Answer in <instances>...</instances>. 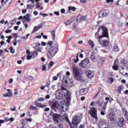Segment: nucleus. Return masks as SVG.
<instances>
[{"label":"nucleus","instance_id":"obj_1","mask_svg":"<svg viewBox=\"0 0 128 128\" xmlns=\"http://www.w3.org/2000/svg\"><path fill=\"white\" fill-rule=\"evenodd\" d=\"M101 28H102V34L99 36V38H102V39L103 37L108 38V29L104 25L99 26L98 31V34Z\"/></svg>","mask_w":128,"mask_h":128},{"label":"nucleus","instance_id":"obj_2","mask_svg":"<svg viewBox=\"0 0 128 128\" xmlns=\"http://www.w3.org/2000/svg\"><path fill=\"white\" fill-rule=\"evenodd\" d=\"M58 50V48H54L53 46L50 47L47 51L48 52L47 53V55L48 58L50 59L57 52Z\"/></svg>","mask_w":128,"mask_h":128},{"label":"nucleus","instance_id":"obj_3","mask_svg":"<svg viewBox=\"0 0 128 128\" xmlns=\"http://www.w3.org/2000/svg\"><path fill=\"white\" fill-rule=\"evenodd\" d=\"M90 114L92 118L96 120H98L97 112L96 108L94 107L90 108Z\"/></svg>","mask_w":128,"mask_h":128},{"label":"nucleus","instance_id":"obj_4","mask_svg":"<svg viewBox=\"0 0 128 128\" xmlns=\"http://www.w3.org/2000/svg\"><path fill=\"white\" fill-rule=\"evenodd\" d=\"M73 72L75 78L77 80L81 79L80 74L77 68L75 67L73 68Z\"/></svg>","mask_w":128,"mask_h":128},{"label":"nucleus","instance_id":"obj_5","mask_svg":"<svg viewBox=\"0 0 128 128\" xmlns=\"http://www.w3.org/2000/svg\"><path fill=\"white\" fill-rule=\"evenodd\" d=\"M89 62L88 60V58H86L82 60V62L79 64V65L82 67L86 68L87 65Z\"/></svg>","mask_w":128,"mask_h":128},{"label":"nucleus","instance_id":"obj_6","mask_svg":"<svg viewBox=\"0 0 128 128\" xmlns=\"http://www.w3.org/2000/svg\"><path fill=\"white\" fill-rule=\"evenodd\" d=\"M64 96L66 97L65 100L66 102L68 103H70L71 100L70 92L66 90V93L64 94Z\"/></svg>","mask_w":128,"mask_h":128},{"label":"nucleus","instance_id":"obj_7","mask_svg":"<svg viewBox=\"0 0 128 128\" xmlns=\"http://www.w3.org/2000/svg\"><path fill=\"white\" fill-rule=\"evenodd\" d=\"M51 108L56 110V109L58 108L59 104L56 102H52L51 103Z\"/></svg>","mask_w":128,"mask_h":128},{"label":"nucleus","instance_id":"obj_8","mask_svg":"<svg viewBox=\"0 0 128 128\" xmlns=\"http://www.w3.org/2000/svg\"><path fill=\"white\" fill-rule=\"evenodd\" d=\"M81 121L80 120V118L79 116L77 115H75L74 117L73 118L72 122H73V123H76L78 124Z\"/></svg>","mask_w":128,"mask_h":128},{"label":"nucleus","instance_id":"obj_9","mask_svg":"<svg viewBox=\"0 0 128 128\" xmlns=\"http://www.w3.org/2000/svg\"><path fill=\"white\" fill-rule=\"evenodd\" d=\"M108 14L107 10H103L99 13V16L100 18L104 17L107 16Z\"/></svg>","mask_w":128,"mask_h":128},{"label":"nucleus","instance_id":"obj_10","mask_svg":"<svg viewBox=\"0 0 128 128\" xmlns=\"http://www.w3.org/2000/svg\"><path fill=\"white\" fill-rule=\"evenodd\" d=\"M108 127V124L106 122L105 120L100 121L98 123V126L99 128H102V126Z\"/></svg>","mask_w":128,"mask_h":128},{"label":"nucleus","instance_id":"obj_11","mask_svg":"<svg viewBox=\"0 0 128 128\" xmlns=\"http://www.w3.org/2000/svg\"><path fill=\"white\" fill-rule=\"evenodd\" d=\"M108 116L111 121L114 122L116 121V118L115 114L114 113L110 112Z\"/></svg>","mask_w":128,"mask_h":128},{"label":"nucleus","instance_id":"obj_12","mask_svg":"<svg viewBox=\"0 0 128 128\" xmlns=\"http://www.w3.org/2000/svg\"><path fill=\"white\" fill-rule=\"evenodd\" d=\"M52 116L54 120L56 121L57 123H58L59 120L60 119V115L56 114H54Z\"/></svg>","mask_w":128,"mask_h":128},{"label":"nucleus","instance_id":"obj_13","mask_svg":"<svg viewBox=\"0 0 128 128\" xmlns=\"http://www.w3.org/2000/svg\"><path fill=\"white\" fill-rule=\"evenodd\" d=\"M125 120L123 118H120L118 121L117 124L118 126L120 127H122L123 126Z\"/></svg>","mask_w":128,"mask_h":128},{"label":"nucleus","instance_id":"obj_14","mask_svg":"<svg viewBox=\"0 0 128 128\" xmlns=\"http://www.w3.org/2000/svg\"><path fill=\"white\" fill-rule=\"evenodd\" d=\"M88 77L90 78H92L94 76L93 72L91 71H88L85 72Z\"/></svg>","mask_w":128,"mask_h":128},{"label":"nucleus","instance_id":"obj_15","mask_svg":"<svg viewBox=\"0 0 128 128\" xmlns=\"http://www.w3.org/2000/svg\"><path fill=\"white\" fill-rule=\"evenodd\" d=\"M88 91V89L87 88H82L80 90L79 93L82 95H84L87 93Z\"/></svg>","mask_w":128,"mask_h":128},{"label":"nucleus","instance_id":"obj_16","mask_svg":"<svg viewBox=\"0 0 128 128\" xmlns=\"http://www.w3.org/2000/svg\"><path fill=\"white\" fill-rule=\"evenodd\" d=\"M118 61L116 60L114 61L113 66L112 67V68L114 70H118Z\"/></svg>","mask_w":128,"mask_h":128},{"label":"nucleus","instance_id":"obj_17","mask_svg":"<svg viewBox=\"0 0 128 128\" xmlns=\"http://www.w3.org/2000/svg\"><path fill=\"white\" fill-rule=\"evenodd\" d=\"M101 43H99L101 45H102L104 46H108L109 44V42L108 41L106 40H104L103 41H102V39H100Z\"/></svg>","mask_w":128,"mask_h":128},{"label":"nucleus","instance_id":"obj_18","mask_svg":"<svg viewBox=\"0 0 128 128\" xmlns=\"http://www.w3.org/2000/svg\"><path fill=\"white\" fill-rule=\"evenodd\" d=\"M30 14H26L25 16H24V19L26 20L27 21H30L31 20L30 18Z\"/></svg>","mask_w":128,"mask_h":128},{"label":"nucleus","instance_id":"obj_19","mask_svg":"<svg viewBox=\"0 0 128 128\" xmlns=\"http://www.w3.org/2000/svg\"><path fill=\"white\" fill-rule=\"evenodd\" d=\"M112 50L116 52L119 51V49L117 44H114Z\"/></svg>","mask_w":128,"mask_h":128},{"label":"nucleus","instance_id":"obj_20","mask_svg":"<svg viewBox=\"0 0 128 128\" xmlns=\"http://www.w3.org/2000/svg\"><path fill=\"white\" fill-rule=\"evenodd\" d=\"M72 124L70 123V126L71 128H76L77 127L78 125V124L76 123H73V122H72Z\"/></svg>","mask_w":128,"mask_h":128},{"label":"nucleus","instance_id":"obj_21","mask_svg":"<svg viewBox=\"0 0 128 128\" xmlns=\"http://www.w3.org/2000/svg\"><path fill=\"white\" fill-rule=\"evenodd\" d=\"M105 59L104 58H102L100 59L98 63L101 64H103L105 61Z\"/></svg>","mask_w":128,"mask_h":128},{"label":"nucleus","instance_id":"obj_22","mask_svg":"<svg viewBox=\"0 0 128 128\" xmlns=\"http://www.w3.org/2000/svg\"><path fill=\"white\" fill-rule=\"evenodd\" d=\"M42 26V25H40L39 26H38V27L35 26L34 27L33 30L32 32H35L37 30H38V29L40 28H41Z\"/></svg>","mask_w":128,"mask_h":128},{"label":"nucleus","instance_id":"obj_23","mask_svg":"<svg viewBox=\"0 0 128 128\" xmlns=\"http://www.w3.org/2000/svg\"><path fill=\"white\" fill-rule=\"evenodd\" d=\"M114 81V79L112 78H110L108 79L107 82L110 83L112 84Z\"/></svg>","mask_w":128,"mask_h":128},{"label":"nucleus","instance_id":"obj_24","mask_svg":"<svg viewBox=\"0 0 128 128\" xmlns=\"http://www.w3.org/2000/svg\"><path fill=\"white\" fill-rule=\"evenodd\" d=\"M123 88L124 87L122 86L118 87L117 90V92L118 93H120L121 90H123Z\"/></svg>","mask_w":128,"mask_h":128},{"label":"nucleus","instance_id":"obj_25","mask_svg":"<svg viewBox=\"0 0 128 128\" xmlns=\"http://www.w3.org/2000/svg\"><path fill=\"white\" fill-rule=\"evenodd\" d=\"M94 54L93 53L90 56V58L92 61L94 62L95 61L96 57L95 56Z\"/></svg>","mask_w":128,"mask_h":128},{"label":"nucleus","instance_id":"obj_26","mask_svg":"<svg viewBox=\"0 0 128 128\" xmlns=\"http://www.w3.org/2000/svg\"><path fill=\"white\" fill-rule=\"evenodd\" d=\"M55 30H53L50 32V33L52 35V39L53 40H54L55 38Z\"/></svg>","mask_w":128,"mask_h":128},{"label":"nucleus","instance_id":"obj_27","mask_svg":"<svg viewBox=\"0 0 128 128\" xmlns=\"http://www.w3.org/2000/svg\"><path fill=\"white\" fill-rule=\"evenodd\" d=\"M21 123L23 126H25L27 124L26 119H24L22 121Z\"/></svg>","mask_w":128,"mask_h":128},{"label":"nucleus","instance_id":"obj_28","mask_svg":"<svg viewBox=\"0 0 128 128\" xmlns=\"http://www.w3.org/2000/svg\"><path fill=\"white\" fill-rule=\"evenodd\" d=\"M58 94L59 95L57 96V98L58 99H60L62 96L63 94L61 92V91L58 92Z\"/></svg>","mask_w":128,"mask_h":128},{"label":"nucleus","instance_id":"obj_29","mask_svg":"<svg viewBox=\"0 0 128 128\" xmlns=\"http://www.w3.org/2000/svg\"><path fill=\"white\" fill-rule=\"evenodd\" d=\"M34 6V5L32 4H30L27 5V7L28 8L30 9H32Z\"/></svg>","mask_w":128,"mask_h":128},{"label":"nucleus","instance_id":"obj_30","mask_svg":"<svg viewBox=\"0 0 128 128\" xmlns=\"http://www.w3.org/2000/svg\"><path fill=\"white\" fill-rule=\"evenodd\" d=\"M88 44L91 46L92 48H93L94 46V44L93 42L90 40L88 41Z\"/></svg>","mask_w":128,"mask_h":128},{"label":"nucleus","instance_id":"obj_31","mask_svg":"<svg viewBox=\"0 0 128 128\" xmlns=\"http://www.w3.org/2000/svg\"><path fill=\"white\" fill-rule=\"evenodd\" d=\"M76 9V8L74 7H72V6H69L68 7V10H72L74 12Z\"/></svg>","mask_w":128,"mask_h":128},{"label":"nucleus","instance_id":"obj_32","mask_svg":"<svg viewBox=\"0 0 128 128\" xmlns=\"http://www.w3.org/2000/svg\"><path fill=\"white\" fill-rule=\"evenodd\" d=\"M97 34H98V32H96V34H95V38H96V39H97L98 40V42L99 43H100L101 42L100 39H102V38H98L99 36H97Z\"/></svg>","mask_w":128,"mask_h":128},{"label":"nucleus","instance_id":"obj_33","mask_svg":"<svg viewBox=\"0 0 128 128\" xmlns=\"http://www.w3.org/2000/svg\"><path fill=\"white\" fill-rule=\"evenodd\" d=\"M38 53L36 51L34 52L32 54V57H35L38 56Z\"/></svg>","mask_w":128,"mask_h":128},{"label":"nucleus","instance_id":"obj_34","mask_svg":"<svg viewBox=\"0 0 128 128\" xmlns=\"http://www.w3.org/2000/svg\"><path fill=\"white\" fill-rule=\"evenodd\" d=\"M108 103V101H106L104 102V105L103 106V110H106V105Z\"/></svg>","mask_w":128,"mask_h":128},{"label":"nucleus","instance_id":"obj_35","mask_svg":"<svg viewBox=\"0 0 128 128\" xmlns=\"http://www.w3.org/2000/svg\"><path fill=\"white\" fill-rule=\"evenodd\" d=\"M41 104H42L41 103L38 102H37V101H36L35 102V105L39 107L40 108Z\"/></svg>","mask_w":128,"mask_h":128},{"label":"nucleus","instance_id":"obj_36","mask_svg":"<svg viewBox=\"0 0 128 128\" xmlns=\"http://www.w3.org/2000/svg\"><path fill=\"white\" fill-rule=\"evenodd\" d=\"M12 0H6L4 2L5 4H6L7 2H8V4L10 5L12 2Z\"/></svg>","mask_w":128,"mask_h":128},{"label":"nucleus","instance_id":"obj_37","mask_svg":"<svg viewBox=\"0 0 128 128\" xmlns=\"http://www.w3.org/2000/svg\"><path fill=\"white\" fill-rule=\"evenodd\" d=\"M9 49L10 50V52L12 54H14L15 52V51L13 50L12 47V46L10 47Z\"/></svg>","mask_w":128,"mask_h":128},{"label":"nucleus","instance_id":"obj_38","mask_svg":"<svg viewBox=\"0 0 128 128\" xmlns=\"http://www.w3.org/2000/svg\"><path fill=\"white\" fill-rule=\"evenodd\" d=\"M72 21L71 20H68L66 22V25H68L70 24Z\"/></svg>","mask_w":128,"mask_h":128},{"label":"nucleus","instance_id":"obj_39","mask_svg":"<svg viewBox=\"0 0 128 128\" xmlns=\"http://www.w3.org/2000/svg\"><path fill=\"white\" fill-rule=\"evenodd\" d=\"M44 100V98H43L41 97L40 98H38L37 101H38L42 102Z\"/></svg>","mask_w":128,"mask_h":128},{"label":"nucleus","instance_id":"obj_40","mask_svg":"<svg viewBox=\"0 0 128 128\" xmlns=\"http://www.w3.org/2000/svg\"><path fill=\"white\" fill-rule=\"evenodd\" d=\"M12 36L16 38L18 36V34L17 33H13L12 34Z\"/></svg>","mask_w":128,"mask_h":128},{"label":"nucleus","instance_id":"obj_41","mask_svg":"<svg viewBox=\"0 0 128 128\" xmlns=\"http://www.w3.org/2000/svg\"><path fill=\"white\" fill-rule=\"evenodd\" d=\"M30 109L32 110L36 109V107L32 105H31L30 106Z\"/></svg>","mask_w":128,"mask_h":128},{"label":"nucleus","instance_id":"obj_42","mask_svg":"<svg viewBox=\"0 0 128 128\" xmlns=\"http://www.w3.org/2000/svg\"><path fill=\"white\" fill-rule=\"evenodd\" d=\"M64 81V83L66 84V85H68V80L67 79H64L63 80Z\"/></svg>","mask_w":128,"mask_h":128},{"label":"nucleus","instance_id":"obj_43","mask_svg":"<svg viewBox=\"0 0 128 128\" xmlns=\"http://www.w3.org/2000/svg\"><path fill=\"white\" fill-rule=\"evenodd\" d=\"M32 57V56L31 54V56L28 55L27 56L26 59L27 60H30L31 58Z\"/></svg>","mask_w":128,"mask_h":128},{"label":"nucleus","instance_id":"obj_44","mask_svg":"<svg viewBox=\"0 0 128 128\" xmlns=\"http://www.w3.org/2000/svg\"><path fill=\"white\" fill-rule=\"evenodd\" d=\"M78 55L76 56V60H75L74 59V61L75 63H76L77 62H78L79 60V59H78Z\"/></svg>","mask_w":128,"mask_h":128},{"label":"nucleus","instance_id":"obj_45","mask_svg":"<svg viewBox=\"0 0 128 128\" xmlns=\"http://www.w3.org/2000/svg\"><path fill=\"white\" fill-rule=\"evenodd\" d=\"M124 112H125V116H126V118H128V115H127V114L128 113V112L125 109V110L124 111Z\"/></svg>","mask_w":128,"mask_h":128},{"label":"nucleus","instance_id":"obj_46","mask_svg":"<svg viewBox=\"0 0 128 128\" xmlns=\"http://www.w3.org/2000/svg\"><path fill=\"white\" fill-rule=\"evenodd\" d=\"M80 20H85L86 18L84 16H81L80 18Z\"/></svg>","mask_w":128,"mask_h":128},{"label":"nucleus","instance_id":"obj_47","mask_svg":"<svg viewBox=\"0 0 128 128\" xmlns=\"http://www.w3.org/2000/svg\"><path fill=\"white\" fill-rule=\"evenodd\" d=\"M48 44L50 46H51L53 43V42L52 41H49L48 42Z\"/></svg>","mask_w":128,"mask_h":128},{"label":"nucleus","instance_id":"obj_48","mask_svg":"<svg viewBox=\"0 0 128 128\" xmlns=\"http://www.w3.org/2000/svg\"><path fill=\"white\" fill-rule=\"evenodd\" d=\"M28 79L32 80L34 79V77L31 76H28Z\"/></svg>","mask_w":128,"mask_h":128},{"label":"nucleus","instance_id":"obj_49","mask_svg":"<svg viewBox=\"0 0 128 128\" xmlns=\"http://www.w3.org/2000/svg\"><path fill=\"white\" fill-rule=\"evenodd\" d=\"M12 31V30H6L5 31V32L6 33H10Z\"/></svg>","mask_w":128,"mask_h":128},{"label":"nucleus","instance_id":"obj_50","mask_svg":"<svg viewBox=\"0 0 128 128\" xmlns=\"http://www.w3.org/2000/svg\"><path fill=\"white\" fill-rule=\"evenodd\" d=\"M58 79V77L56 76H54L52 78V79L54 80H57Z\"/></svg>","mask_w":128,"mask_h":128},{"label":"nucleus","instance_id":"obj_51","mask_svg":"<svg viewBox=\"0 0 128 128\" xmlns=\"http://www.w3.org/2000/svg\"><path fill=\"white\" fill-rule=\"evenodd\" d=\"M7 94L8 95V96L10 97L12 96V93L10 92H8Z\"/></svg>","mask_w":128,"mask_h":128},{"label":"nucleus","instance_id":"obj_52","mask_svg":"<svg viewBox=\"0 0 128 128\" xmlns=\"http://www.w3.org/2000/svg\"><path fill=\"white\" fill-rule=\"evenodd\" d=\"M42 70H46V66L44 65H42Z\"/></svg>","mask_w":128,"mask_h":128},{"label":"nucleus","instance_id":"obj_53","mask_svg":"<svg viewBox=\"0 0 128 128\" xmlns=\"http://www.w3.org/2000/svg\"><path fill=\"white\" fill-rule=\"evenodd\" d=\"M85 127L84 125V124H80L79 127V128H84Z\"/></svg>","mask_w":128,"mask_h":128},{"label":"nucleus","instance_id":"obj_54","mask_svg":"<svg viewBox=\"0 0 128 128\" xmlns=\"http://www.w3.org/2000/svg\"><path fill=\"white\" fill-rule=\"evenodd\" d=\"M54 64V62L52 61H51L49 63V65L50 66H52Z\"/></svg>","mask_w":128,"mask_h":128},{"label":"nucleus","instance_id":"obj_55","mask_svg":"<svg viewBox=\"0 0 128 128\" xmlns=\"http://www.w3.org/2000/svg\"><path fill=\"white\" fill-rule=\"evenodd\" d=\"M40 14L43 17H44L45 16L48 15L47 14H44V13H40Z\"/></svg>","mask_w":128,"mask_h":128},{"label":"nucleus","instance_id":"obj_56","mask_svg":"<svg viewBox=\"0 0 128 128\" xmlns=\"http://www.w3.org/2000/svg\"><path fill=\"white\" fill-rule=\"evenodd\" d=\"M26 53L28 54H30V50L29 49H27L26 50Z\"/></svg>","mask_w":128,"mask_h":128},{"label":"nucleus","instance_id":"obj_57","mask_svg":"<svg viewBox=\"0 0 128 128\" xmlns=\"http://www.w3.org/2000/svg\"><path fill=\"white\" fill-rule=\"evenodd\" d=\"M10 24V26H8V28H10L12 26V25H13V24H12V23H10V24H8V25L9 26Z\"/></svg>","mask_w":128,"mask_h":128},{"label":"nucleus","instance_id":"obj_58","mask_svg":"<svg viewBox=\"0 0 128 128\" xmlns=\"http://www.w3.org/2000/svg\"><path fill=\"white\" fill-rule=\"evenodd\" d=\"M61 89L62 90H66V89L65 88L62 86V85L61 86Z\"/></svg>","mask_w":128,"mask_h":128},{"label":"nucleus","instance_id":"obj_59","mask_svg":"<svg viewBox=\"0 0 128 128\" xmlns=\"http://www.w3.org/2000/svg\"><path fill=\"white\" fill-rule=\"evenodd\" d=\"M26 9H23L22 10V12L23 14H25L26 12Z\"/></svg>","mask_w":128,"mask_h":128},{"label":"nucleus","instance_id":"obj_60","mask_svg":"<svg viewBox=\"0 0 128 128\" xmlns=\"http://www.w3.org/2000/svg\"><path fill=\"white\" fill-rule=\"evenodd\" d=\"M54 13L57 16H58L60 14L59 12H54Z\"/></svg>","mask_w":128,"mask_h":128},{"label":"nucleus","instance_id":"obj_61","mask_svg":"<svg viewBox=\"0 0 128 128\" xmlns=\"http://www.w3.org/2000/svg\"><path fill=\"white\" fill-rule=\"evenodd\" d=\"M80 1L81 3L83 4L86 2V0H80Z\"/></svg>","mask_w":128,"mask_h":128},{"label":"nucleus","instance_id":"obj_62","mask_svg":"<svg viewBox=\"0 0 128 128\" xmlns=\"http://www.w3.org/2000/svg\"><path fill=\"white\" fill-rule=\"evenodd\" d=\"M50 80H49L47 82V86L48 87L50 84Z\"/></svg>","mask_w":128,"mask_h":128},{"label":"nucleus","instance_id":"obj_63","mask_svg":"<svg viewBox=\"0 0 128 128\" xmlns=\"http://www.w3.org/2000/svg\"><path fill=\"white\" fill-rule=\"evenodd\" d=\"M33 14L36 16H37L38 14V12L36 11H34L33 12Z\"/></svg>","mask_w":128,"mask_h":128},{"label":"nucleus","instance_id":"obj_64","mask_svg":"<svg viewBox=\"0 0 128 128\" xmlns=\"http://www.w3.org/2000/svg\"><path fill=\"white\" fill-rule=\"evenodd\" d=\"M46 43L45 42H41V44L42 46H45L46 45Z\"/></svg>","mask_w":128,"mask_h":128}]
</instances>
